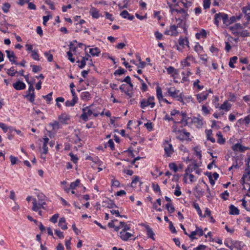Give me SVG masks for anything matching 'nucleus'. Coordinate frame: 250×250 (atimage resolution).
<instances>
[{"label": "nucleus", "mask_w": 250, "mask_h": 250, "mask_svg": "<svg viewBox=\"0 0 250 250\" xmlns=\"http://www.w3.org/2000/svg\"><path fill=\"white\" fill-rule=\"evenodd\" d=\"M45 198V196L43 194H39L38 195V201L36 198L32 199L33 207L32 210L34 211H37L41 208L45 209L44 207L46 205Z\"/></svg>", "instance_id": "f257e3e1"}, {"label": "nucleus", "mask_w": 250, "mask_h": 250, "mask_svg": "<svg viewBox=\"0 0 250 250\" xmlns=\"http://www.w3.org/2000/svg\"><path fill=\"white\" fill-rule=\"evenodd\" d=\"M189 119L190 118L187 116L185 112H180L179 111L178 113H177V115L175 118L171 117V120H173L174 122H176L177 123H182L185 125L188 124V121Z\"/></svg>", "instance_id": "f03ea898"}, {"label": "nucleus", "mask_w": 250, "mask_h": 250, "mask_svg": "<svg viewBox=\"0 0 250 250\" xmlns=\"http://www.w3.org/2000/svg\"><path fill=\"white\" fill-rule=\"evenodd\" d=\"M154 100L155 98L154 96H149L147 99H143L140 102V107L142 108L146 107L153 108L155 104Z\"/></svg>", "instance_id": "7ed1b4c3"}, {"label": "nucleus", "mask_w": 250, "mask_h": 250, "mask_svg": "<svg viewBox=\"0 0 250 250\" xmlns=\"http://www.w3.org/2000/svg\"><path fill=\"white\" fill-rule=\"evenodd\" d=\"M221 20H223V23L228 25V15L224 13L216 14L214 16V23L218 26L219 22Z\"/></svg>", "instance_id": "20e7f679"}, {"label": "nucleus", "mask_w": 250, "mask_h": 250, "mask_svg": "<svg viewBox=\"0 0 250 250\" xmlns=\"http://www.w3.org/2000/svg\"><path fill=\"white\" fill-rule=\"evenodd\" d=\"M189 42L187 37H180L178 40V43L176 45L177 49L179 51H182L183 49L187 46L189 49Z\"/></svg>", "instance_id": "39448f33"}, {"label": "nucleus", "mask_w": 250, "mask_h": 250, "mask_svg": "<svg viewBox=\"0 0 250 250\" xmlns=\"http://www.w3.org/2000/svg\"><path fill=\"white\" fill-rule=\"evenodd\" d=\"M193 171L197 174H200L201 172L200 169L199 168V167L196 163H194L189 165L185 170V173L184 174V179H186V175H188V173H190Z\"/></svg>", "instance_id": "423d86ee"}, {"label": "nucleus", "mask_w": 250, "mask_h": 250, "mask_svg": "<svg viewBox=\"0 0 250 250\" xmlns=\"http://www.w3.org/2000/svg\"><path fill=\"white\" fill-rule=\"evenodd\" d=\"M99 114L93 112L92 110H87V112H84L80 116L84 122H86L93 117H97Z\"/></svg>", "instance_id": "0eeeda50"}, {"label": "nucleus", "mask_w": 250, "mask_h": 250, "mask_svg": "<svg viewBox=\"0 0 250 250\" xmlns=\"http://www.w3.org/2000/svg\"><path fill=\"white\" fill-rule=\"evenodd\" d=\"M167 4L170 8V11L171 13H173L174 12H176L178 14H181L182 15V17L184 19H186V17L188 16L187 12L184 9L181 8L180 9H177L176 8H173L171 3L167 2Z\"/></svg>", "instance_id": "6e6552de"}, {"label": "nucleus", "mask_w": 250, "mask_h": 250, "mask_svg": "<svg viewBox=\"0 0 250 250\" xmlns=\"http://www.w3.org/2000/svg\"><path fill=\"white\" fill-rule=\"evenodd\" d=\"M178 26L172 25L169 26V29H167L164 34L167 35H170L171 36H177L178 34L177 31Z\"/></svg>", "instance_id": "1a4fd4ad"}, {"label": "nucleus", "mask_w": 250, "mask_h": 250, "mask_svg": "<svg viewBox=\"0 0 250 250\" xmlns=\"http://www.w3.org/2000/svg\"><path fill=\"white\" fill-rule=\"evenodd\" d=\"M242 14L244 15V18L247 21L246 24H248L250 21V4L242 8Z\"/></svg>", "instance_id": "9d476101"}, {"label": "nucleus", "mask_w": 250, "mask_h": 250, "mask_svg": "<svg viewBox=\"0 0 250 250\" xmlns=\"http://www.w3.org/2000/svg\"><path fill=\"white\" fill-rule=\"evenodd\" d=\"M164 150L165 154L167 157H170L174 152L173 148L171 144H169L168 142L166 141L164 144Z\"/></svg>", "instance_id": "9b49d317"}, {"label": "nucleus", "mask_w": 250, "mask_h": 250, "mask_svg": "<svg viewBox=\"0 0 250 250\" xmlns=\"http://www.w3.org/2000/svg\"><path fill=\"white\" fill-rule=\"evenodd\" d=\"M196 235H198L199 236H202L204 235L203 229L197 226L196 227V230L192 231L188 236L191 239L193 240L196 238L195 237Z\"/></svg>", "instance_id": "f8f14e48"}, {"label": "nucleus", "mask_w": 250, "mask_h": 250, "mask_svg": "<svg viewBox=\"0 0 250 250\" xmlns=\"http://www.w3.org/2000/svg\"><path fill=\"white\" fill-rule=\"evenodd\" d=\"M242 27L240 23H237L233 26H230L229 29L234 35L238 36L239 35V32L238 31V29H241Z\"/></svg>", "instance_id": "ddd939ff"}, {"label": "nucleus", "mask_w": 250, "mask_h": 250, "mask_svg": "<svg viewBox=\"0 0 250 250\" xmlns=\"http://www.w3.org/2000/svg\"><path fill=\"white\" fill-rule=\"evenodd\" d=\"M231 148L234 151L239 152H244L245 150L249 149V147L244 146L239 143H237L233 145Z\"/></svg>", "instance_id": "4468645a"}, {"label": "nucleus", "mask_w": 250, "mask_h": 250, "mask_svg": "<svg viewBox=\"0 0 250 250\" xmlns=\"http://www.w3.org/2000/svg\"><path fill=\"white\" fill-rule=\"evenodd\" d=\"M5 52L7 54V56L9 60V61L12 63L14 64L16 63V59L17 57L15 56L14 52L13 51L6 50Z\"/></svg>", "instance_id": "2eb2a0df"}, {"label": "nucleus", "mask_w": 250, "mask_h": 250, "mask_svg": "<svg viewBox=\"0 0 250 250\" xmlns=\"http://www.w3.org/2000/svg\"><path fill=\"white\" fill-rule=\"evenodd\" d=\"M90 57V55L88 53H86L85 56L82 57V59L81 61L78 60L77 61V62H80V64L79 65V67L81 69L84 68V67L86 65V61H89Z\"/></svg>", "instance_id": "dca6fc26"}, {"label": "nucleus", "mask_w": 250, "mask_h": 250, "mask_svg": "<svg viewBox=\"0 0 250 250\" xmlns=\"http://www.w3.org/2000/svg\"><path fill=\"white\" fill-rule=\"evenodd\" d=\"M13 86L15 89L17 90H20L25 89L26 85L24 83L19 81L15 83H14L13 84Z\"/></svg>", "instance_id": "f3484780"}, {"label": "nucleus", "mask_w": 250, "mask_h": 250, "mask_svg": "<svg viewBox=\"0 0 250 250\" xmlns=\"http://www.w3.org/2000/svg\"><path fill=\"white\" fill-rule=\"evenodd\" d=\"M120 234L121 239L123 241H127L132 235L131 233L127 232L126 231H121Z\"/></svg>", "instance_id": "a211bd4d"}, {"label": "nucleus", "mask_w": 250, "mask_h": 250, "mask_svg": "<svg viewBox=\"0 0 250 250\" xmlns=\"http://www.w3.org/2000/svg\"><path fill=\"white\" fill-rule=\"evenodd\" d=\"M102 203L103 207H105L110 208H113L114 207L116 206L113 201L108 199L104 201Z\"/></svg>", "instance_id": "6ab92c4d"}, {"label": "nucleus", "mask_w": 250, "mask_h": 250, "mask_svg": "<svg viewBox=\"0 0 250 250\" xmlns=\"http://www.w3.org/2000/svg\"><path fill=\"white\" fill-rule=\"evenodd\" d=\"M58 119L61 123L67 124L68 121L69 120V117L66 114H62L61 115L59 116Z\"/></svg>", "instance_id": "aec40b11"}, {"label": "nucleus", "mask_w": 250, "mask_h": 250, "mask_svg": "<svg viewBox=\"0 0 250 250\" xmlns=\"http://www.w3.org/2000/svg\"><path fill=\"white\" fill-rule=\"evenodd\" d=\"M145 228L146 230V234L148 238H151L153 240H155L154 238V233L152 229L150 228V227L148 225H146L145 226Z\"/></svg>", "instance_id": "412c9836"}, {"label": "nucleus", "mask_w": 250, "mask_h": 250, "mask_svg": "<svg viewBox=\"0 0 250 250\" xmlns=\"http://www.w3.org/2000/svg\"><path fill=\"white\" fill-rule=\"evenodd\" d=\"M156 95L158 99L159 100V103L161 104L162 103V99H163V93L161 88L159 86L156 87Z\"/></svg>", "instance_id": "4be33fe9"}, {"label": "nucleus", "mask_w": 250, "mask_h": 250, "mask_svg": "<svg viewBox=\"0 0 250 250\" xmlns=\"http://www.w3.org/2000/svg\"><path fill=\"white\" fill-rule=\"evenodd\" d=\"M58 226L63 230L67 229V227L65 223V219L64 217H62L60 218L58 223Z\"/></svg>", "instance_id": "5701e85b"}, {"label": "nucleus", "mask_w": 250, "mask_h": 250, "mask_svg": "<svg viewBox=\"0 0 250 250\" xmlns=\"http://www.w3.org/2000/svg\"><path fill=\"white\" fill-rule=\"evenodd\" d=\"M90 14L93 18L98 19L100 17L99 11L96 8L92 7L90 10Z\"/></svg>", "instance_id": "b1692460"}, {"label": "nucleus", "mask_w": 250, "mask_h": 250, "mask_svg": "<svg viewBox=\"0 0 250 250\" xmlns=\"http://www.w3.org/2000/svg\"><path fill=\"white\" fill-rule=\"evenodd\" d=\"M229 214L231 215H238L239 214V210L234 205H230L229 207Z\"/></svg>", "instance_id": "393cba45"}, {"label": "nucleus", "mask_w": 250, "mask_h": 250, "mask_svg": "<svg viewBox=\"0 0 250 250\" xmlns=\"http://www.w3.org/2000/svg\"><path fill=\"white\" fill-rule=\"evenodd\" d=\"M49 127H51V129L53 131H56L60 128V125L59 122L55 121L53 123H50L48 125Z\"/></svg>", "instance_id": "a878e982"}, {"label": "nucleus", "mask_w": 250, "mask_h": 250, "mask_svg": "<svg viewBox=\"0 0 250 250\" xmlns=\"http://www.w3.org/2000/svg\"><path fill=\"white\" fill-rule=\"evenodd\" d=\"M234 240H233L231 238H227L224 241V244L225 245L229 248L230 250H233L232 248V244L233 243Z\"/></svg>", "instance_id": "bb28decb"}, {"label": "nucleus", "mask_w": 250, "mask_h": 250, "mask_svg": "<svg viewBox=\"0 0 250 250\" xmlns=\"http://www.w3.org/2000/svg\"><path fill=\"white\" fill-rule=\"evenodd\" d=\"M101 52L100 49L98 47L91 48L89 50V53L92 56H98Z\"/></svg>", "instance_id": "cd10ccee"}, {"label": "nucleus", "mask_w": 250, "mask_h": 250, "mask_svg": "<svg viewBox=\"0 0 250 250\" xmlns=\"http://www.w3.org/2000/svg\"><path fill=\"white\" fill-rule=\"evenodd\" d=\"M212 131L211 129H206L205 130V133L207 136V140L210 141L212 143H214L215 142V139L211 137L212 135Z\"/></svg>", "instance_id": "c85d7f7f"}, {"label": "nucleus", "mask_w": 250, "mask_h": 250, "mask_svg": "<svg viewBox=\"0 0 250 250\" xmlns=\"http://www.w3.org/2000/svg\"><path fill=\"white\" fill-rule=\"evenodd\" d=\"M196 38L199 39L202 36V38H205L207 37V32L205 30L202 29L200 32H197L195 34Z\"/></svg>", "instance_id": "c756f323"}, {"label": "nucleus", "mask_w": 250, "mask_h": 250, "mask_svg": "<svg viewBox=\"0 0 250 250\" xmlns=\"http://www.w3.org/2000/svg\"><path fill=\"white\" fill-rule=\"evenodd\" d=\"M217 137V143L220 144H224L225 142V139L223 137V135L221 132H218L216 134Z\"/></svg>", "instance_id": "7c9ffc66"}, {"label": "nucleus", "mask_w": 250, "mask_h": 250, "mask_svg": "<svg viewBox=\"0 0 250 250\" xmlns=\"http://www.w3.org/2000/svg\"><path fill=\"white\" fill-rule=\"evenodd\" d=\"M167 72L168 74L174 73L175 75H178L179 72L177 69H175L172 66H169L167 68Z\"/></svg>", "instance_id": "2f4dec72"}, {"label": "nucleus", "mask_w": 250, "mask_h": 250, "mask_svg": "<svg viewBox=\"0 0 250 250\" xmlns=\"http://www.w3.org/2000/svg\"><path fill=\"white\" fill-rule=\"evenodd\" d=\"M208 94L207 93H201L197 95V99L199 102H201L202 101L206 100L208 97Z\"/></svg>", "instance_id": "473e14b6"}, {"label": "nucleus", "mask_w": 250, "mask_h": 250, "mask_svg": "<svg viewBox=\"0 0 250 250\" xmlns=\"http://www.w3.org/2000/svg\"><path fill=\"white\" fill-rule=\"evenodd\" d=\"M120 228L122 229L121 231H127L130 229V228L129 225L126 224L124 222H120Z\"/></svg>", "instance_id": "72a5a7b5"}, {"label": "nucleus", "mask_w": 250, "mask_h": 250, "mask_svg": "<svg viewBox=\"0 0 250 250\" xmlns=\"http://www.w3.org/2000/svg\"><path fill=\"white\" fill-rule=\"evenodd\" d=\"M168 93H169L170 96L175 98L179 95V90L175 89L174 91H172L171 88H169L168 90Z\"/></svg>", "instance_id": "f704fd0d"}, {"label": "nucleus", "mask_w": 250, "mask_h": 250, "mask_svg": "<svg viewBox=\"0 0 250 250\" xmlns=\"http://www.w3.org/2000/svg\"><path fill=\"white\" fill-rule=\"evenodd\" d=\"M237 59L238 58L236 56H234L233 57H231L230 59L229 62V65L230 67H231V68L235 67L234 63H236Z\"/></svg>", "instance_id": "c9c22d12"}, {"label": "nucleus", "mask_w": 250, "mask_h": 250, "mask_svg": "<svg viewBox=\"0 0 250 250\" xmlns=\"http://www.w3.org/2000/svg\"><path fill=\"white\" fill-rule=\"evenodd\" d=\"M231 107V104L228 101H225L221 105L220 109H228Z\"/></svg>", "instance_id": "e433bc0d"}, {"label": "nucleus", "mask_w": 250, "mask_h": 250, "mask_svg": "<svg viewBox=\"0 0 250 250\" xmlns=\"http://www.w3.org/2000/svg\"><path fill=\"white\" fill-rule=\"evenodd\" d=\"M31 56L35 61H39L40 60V57L39 55L37 52V51L34 50L33 51H32Z\"/></svg>", "instance_id": "4c0bfd02"}, {"label": "nucleus", "mask_w": 250, "mask_h": 250, "mask_svg": "<svg viewBox=\"0 0 250 250\" xmlns=\"http://www.w3.org/2000/svg\"><path fill=\"white\" fill-rule=\"evenodd\" d=\"M44 56L47 58V61L49 62H51L53 60V55L51 54L50 51H49L48 52H45L44 53Z\"/></svg>", "instance_id": "58836bf2"}, {"label": "nucleus", "mask_w": 250, "mask_h": 250, "mask_svg": "<svg viewBox=\"0 0 250 250\" xmlns=\"http://www.w3.org/2000/svg\"><path fill=\"white\" fill-rule=\"evenodd\" d=\"M77 100H76V98L72 99L71 101H66L65 103V104L67 107L73 106L77 102Z\"/></svg>", "instance_id": "ea45409f"}, {"label": "nucleus", "mask_w": 250, "mask_h": 250, "mask_svg": "<svg viewBox=\"0 0 250 250\" xmlns=\"http://www.w3.org/2000/svg\"><path fill=\"white\" fill-rule=\"evenodd\" d=\"M80 184V180L77 179L75 182H72L70 184V187L71 189H74L77 187Z\"/></svg>", "instance_id": "a19ab883"}, {"label": "nucleus", "mask_w": 250, "mask_h": 250, "mask_svg": "<svg viewBox=\"0 0 250 250\" xmlns=\"http://www.w3.org/2000/svg\"><path fill=\"white\" fill-rule=\"evenodd\" d=\"M18 73L17 71H15L14 67H11L10 68L7 69V73L9 76L13 77L16 73Z\"/></svg>", "instance_id": "79ce46f5"}, {"label": "nucleus", "mask_w": 250, "mask_h": 250, "mask_svg": "<svg viewBox=\"0 0 250 250\" xmlns=\"http://www.w3.org/2000/svg\"><path fill=\"white\" fill-rule=\"evenodd\" d=\"M10 7V5L8 2H5L3 4L2 9L4 13H7L9 11V9Z\"/></svg>", "instance_id": "37998d69"}, {"label": "nucleus", "mask_w": 250, "mask_h": 250, "mask_svg": "<svg viewBox=\"0 0 250 250\" xmlns=\"http://www.w3.org/2000/svg\"><path fill=\"white\" fill-rule=\"evenodd\" d=\"M31 67H32V71L34 73H37L42 69V67L40 65H31Z\"/></svg>", "instance_id": "c03bdc74"}, {"label": "nucleus", "mask_w": 250, "mask_h": 250, "mask_svg": "<svg viewBox=\"0 0 250 250\" xmlns=\"http://www.w3.org/2000/svg\"><path fill=\"white\" fill-rule=\"evenodd\" d=\"M193 122L197 124L198 127H201L203 124L202 120L198 118H194L193 120Z\"/></svg>", "instance_id": "a18cd8bd"}, {"label": "nucleus", "mask_w": 250, "mask_h": 250, "mask_svg": "<svg viewBox=\"0 0 250 250\" xmlns=\"http://www.w3.org/2000/svg\"><path fill=\"white\" fill-rule=\"evenodd\" d=\"M125 72H126V71L124 69H123L121 67H120L119 69L116 70L114 72V75L115 76L121 75L124 74L125 73Z\"/></svg>", "instance_id": "49530a36"}, {"label": "nucleus", "mask_w": 250, "mask_h": 250, "mask_svg": "<svg viewBox=\"0 0 250 250\" xmlns=\"http://www.w3.org/2000/svg\"><path fill=\"white\" fill-rule=\"evenodd\" d=\"M121 82H125L127 84H128L130 86V87L132 88H133V84L131 82V79L130 77L128 76H126L123 80H122Z\"/></svg>", "instance_id": "de8ad7c7"}, {"label": "nucleus", "mask_w": 250, "mask_h": 250, "mask_svg": "<svg viewBox=\"0 0 250 250\" xmlns=\"http://www.w3.org/2000/svg\"><path fill=\"white\" fill-rule=\"evenodd\" d=\"M166 208L170 213H172L175 211L174 207L170 203H167L166 206Z\"/></svg>", "instance_id": "09e8293b"}, {"label": "nucleus", "mask_w": 250, "mask_h": 250, "mask_svg": "<svg viewBox=\"0 0 250 250\" xmlns=\"http://www.w3.org/2000/svg\"><path fill=\"white\" fill-rule=\"evenodd\" d=\"M194 151L196 155L198 157L199 159H201L202 158V154H201V151L199 148L197 146L195 147L194 148Z\"/></svg>", "instance_id": "8fccbe9b"}, {"label": "nucleus", "mask_w": 250, "mask_h": 250, "mask_svg": "<svg viewBox=\"0 0 250 250\" xmlns=\"http://www.w3.org/2000/svg\"><path fill=\"white\" fill-rule=\"evenodd\" d=\"M193 206L196 209L199 215L200 216H202V210H201L198 204L194 203L193 204Z\"/></svg>", "instance_id": "3c124183"}, {"label": "nucleus", "mask_w": 250, "mask_h": 250, "mask_svg": "<svg viewBox=\"0 0 250 250\" xmlns=\"http://www.w3.org/2000/svg\"><path fill=\"white\" fill-rule=\"evenodd\" d=\"M59 217V214L58 213L55 214L53 215L50 219V221L53 223H56L57 222L58 218Z\"/></svg>", "instance_id": "603ef678"}, {"label": "nucleus", "mask_w": 250, "mask_h": 250, "mask_svg": "<svg viewBox=\"0 0 250 250\" xmlns=\"http://www.w3.org/2000/svg\"><path fill=\"white\" fill-rule=\"evenodd\" d=\"M45 2L46 4L49 6L51 10H54L55 9L54 3L51 0H45Z\"/></svg>", "instance_id": "864d4df0"}, {"label": "nucleus", "mask_w": 250, "mask_h": 250, "mask_svg": "<svg viewBox=\"0 0 250 250\" xmlns=\"http://www.w3.org/2000/svg\"><path fill=\"white\" fill-rule=\"evenodd\" d=\"M210 0H203V7L204 9L209 8L210 5Z\"/></svg>", "instance_id": "5fc2aeb1"}, {"label": "nucleus", "mask_w": 250, "mask_h": 250, "mask_svg": "<svg viewBox=\"0 0 250 250\" xmlns=\"http://www.w3.org/2000/svg\"><path fill=\"white\" fill-rule=\"evenodd\" d=\"M52 92H50L45 96H43L42 97L46 100V101L49 103L52 99Z\"/></svg>", "instance_id": "6e6d98bb"}, {"label": "nucleus", "mask_w": 250, "mask_h": 250, "mask_svg": "<svg viewBox=\"0 0 250 250\" xmlns=\"http://www.w3.org/2000/svg\"><path fill=\"white\" fill-rule=\"evenodd\" d=\"M139 181V177L138 176H135L131 182V187H133Z\"/></svg>", "instance_id": "4d7b16f0"}, {"label": "nucleus", "mask_w": 250, "mask_h": 250, "mask_svg": "<svg viewBox=\"0 0 250 250\" xmlns=\"http://www.w3.org/2000/svg\"><path fill=\"white\" fill-rule=\"evenodd\" d=\"M169 167L170 169L174 170V172H176L178 170V168L176 165L174 163H171L169 164Z\"/></svg>", "instance_id": "13d9d810"}, {"label": "nucleus", "mask_w": 250, "mask_h": 250, "mask_svg": "<svg viewBox=\"0 0 250 250\" xmlns=\"http://www.w3.org/2000/svg\"><path fill=\"white\" fill-rule=\"evenodd\" d=\"M239 35L242 37H247L250 36V33L247 30H243L242 32H239Z\"/></svg>", "instance_id": "bf43d9fd"}, {"label": "nucleus", "mask_w": 250, "mask_h": 250, "mask_svg": "<svg viewBox=\"0 0 250 250\" xmlns=\"http://www.w3.org/2000/svg\"><path fill=\"white\" fill-rule=\"evenodd\" d=\"M67 55L68 56V59L72 62H74L75 58L73 57V54L71 51H68L67 52Z\"/></svg>", "instance_id": "052dcab7"}, {"label": "nucleus", "mask_w": 250, "mask_h": 250, "mask_svg": "<svg viewBox=\"0 0 250 250\" xmlns=\"http://www.w3.org/2000/svg\"><path fill=\"white\" fill-rule=\"evenodd\" d=\"M55 234L58 236L59 238L62 239L64 238L63 232L61 231L60 230L55 229Z\"/></svg>", "instance_id": "680f3d73"}, {"label": "nucleus", "mask_w": 250, "mask_h": 250, "mask_svg": "<svg viewBox=\"0 0 250 250\" xmlns=\"http://www.w3.org/2000/svg\"><path fill=\"white\" fill-rule=\"evenodd\" d=\"M239 121L244 123L245 125H247L250 123V115L246 116L243 120H240Z\"/></svg>", "instance_id": "e2e57ef3"}, {"label": "nucleus", "mask_w": 250, "mask_h": 250, "mask_svg": "<svg viewBox=\"0 0 250 250\" xmlns=\"http://www.w3.org/2000/svg\"><path fill=\"white\" fill-rule=\"evenodd\" d=\"M69 156L71 157V160L72 161H73L74 163H77L78 159L76 155H75L72 153H69Z\"/></svg>", "instance_id": "0e129e2a"}, {"label": "nucleus", "mask_w": 250, "mask_h": 250, "mask_svg": "<svg viewBox=\"0 0 250 250\" xmlns=\"http://www.w3.org/2000/svg\"><path fill=\"white\" fill-rule=\"evenodd\" d=\"M83 99H88L90 97V94L88 92H84L82 94Z\"/></svg>", "instance_id": "69168bd1"}, {"label": "nucleus", "mask_w": 250, "mask_h": 250, "mask_svg": "<svg viewBox=\"0 0 250 250\" xmlns=\"http://www.w3.org/2000/svg\"><path fill=\"white\" fill-rule=\"evenodd\" d=\"M174 195L176 196H179L181 194V191H180V188L179 186H176V189L174 191Z\"/></svg>", "instance_id": "338daca9"}, {"label": "nucleus", "mask_w": 250, "mask_h": 250, "mask_svg": "<svg viewBox=\"0 0 250 250\" xmlns=\"http://www.w3.org/2000/svg\"><path fill=\"white\" fill-rule=\"evenodd\" d=\"M141 89L143 92H146L147 90V85L144 83V81L141 82Z\"/></svg>", "instance_id": "774afa93"}]
</instances>
